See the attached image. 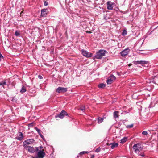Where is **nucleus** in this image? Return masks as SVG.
Returning a JSON list of instances; mask_svg holds the SVG:
<instances>
[{"mask_svg":"<svg viewBox=\"0 0 158 158\" xmlns=\"http://www.w3.org/2000/svg\"><path fill=\"white\" fill-rule=\"evenodd\" d=\"M119 112L118 111H115L113 113L114 118H118L119 116Z\"/></svg>","mask_w":158,"mask_h":158,"instance_id":"nucleus-13","label":"nucleus"},{"mask_svg":"<svg viewBox=\"0 0 158 158\" xmlns=\"http://www.w3.org/2000/svg\"><path fill=\"white\" fill-rule=\"evenodd\" d=\"M130 51V49L128 48H127L125 49L122 51L120 52V54L122 56H125L127 55Z\"/></svg>","mask_w":158,"mask_h":158,"instance_id":"nucleus-7","label":"nucleus"},{"mask_svg":"<svg viewBox=\"0 0 158 158\" xmlns=\"http://www.w3.org/2000/svg\"><path fill=\"white\" fill-rule=\"evenodd\" d=\"M127 138L126 137H124L121 140V143H124L127 140Z\"/></svg>","mask_w":158,"mask_h":158,"instance_id":"nucleus-20","label":"nucleus"},{"mask_svg":"<svg viewBox=\"0 0 158 158\" xmlns=\"http://www.w3.org/2000/svg\"><path fill=\"white\" fill-rule=\"evenodd\" d=\"M67 91V88H66L59 87L56 90V92L58 93H64Z\"/></svg>","mask_w":158,"mask_h":158,"instance_id":"nucleus-8","label":"nucleus"},{"mask_svg":"<svg viewBox=\"0 0 158 158\" xmlns=\"http://www.w3.org/2000/svg\"><path fill=\"white\" fill-rule=\"evenodd\" d=\"M38 77L40 79H42L43 78V77L42 76H41V75H39L38 76Z\"/></svg>","mask_w":158,"mask_h":158,"instance_id":"nucleus-35","label":"nucleus"},{"mask_svg":"<svg viewBox=\"0 0 158 158\" xmlns=\"http://www.w3.org/2000/svg\"><path fill=\"white\" fill-rule=\"evenodd\" d=\"M79 110H81L83 112H84L85 110V106L83 105L81 106L79 108Z\"/></svg>","mask_w":158,"mask_h":158,"instance_id":"nucleus-16","label":"nucleus"},{"mask_svg":"<svg viewBox=\"0 0 158 158\" xmlns=\"http://www.w3.org/2000/svg\"><path fill=\"white\" fill-rule=\"evenodd\" d=\"M23 134L22 132H19L16 138L18 140L21 141L23 139Z\"/></svg>","mask_w":158,"mask_h":158,"instance_id":"nucleus-10","label":"nucleus"},{"mask_svg":"<svg viewBox=\"0 0 158 158\" xmlns=\"http://www.w3.org/2000/svg\"><path fill=\"white\" fill-rule=\"evenodd\" d=\"M37 153V156L35 158H43L45 155V152H44V150H39Z\"/></svg>","mask_w":158,"mask_h":158,"instance_id":"nucleus-5","label":"nucleus"},{"mask_svg":"<svg viewBox=\"0 0 158 158\" xmlns=\"http://www.w3.org/2000/svg\"><path fill=\"white\" fill-rule=\"evenodd\" d=\"M104 118H101L100 117H98V123H102L103 121Z\"/></svg>","mask_w":158,"mask_h":158,"instance_id":"nucleus-18","label":"nucleus"},{"mask_svg":"<svg viewBox=\"0 0 158 158\" xmlns=\"http://www.w3.org/2000/svg\"><path fill=\"white\" fill-rule=\"evenodd\" d=\"M142 134L143 135H147L148 134V133L146 131H143L142 132Z\"/></svg>","mask_w":158,"mask_h":158,"instance_id":"nucleus-30","label":"nucleus"},{"mask_svg":"<svg viewBox=\"0 0 158 158\" xmlns=\"http://www.w3.org/2000/svg\"><path fill=\"white\" fill-rule=\"evenodd\" d=\"M107 145H109H109H111V144H110H110H109V143H107Z\"/></svg>","mask_w":158,"mask_h":158,"instance_id":"nucleus-38","label":"nucleus"},{"mask_svg":"<svg viewBox=\"0 0 158 158\" xmlns=\"http://www.w3.org/2000/svg\"><path fill=\"white\" fill-rule=\"evenodd\" d=\"M106 86V85L103 84H100L98 85V87L99 88H102L105 87Z\"/></svg>","mask_w":158,"mask_h":158,"instance_id":"nucleus-21","label":"nucleus"},{"mask_svg":"<svg viewBox=\"0 0 158 158\" xmlns=\"http://www.w3.org/2000/svg\"><path fill=\"white\" fill-rule=\"evenodd\" d=\"M35 129L37 131V132H38L39 135H40V134H41V133L40 132L41 131H40V130L39 129H38L37 127H35Z\"/></svg>","mask_w":158,"mask_h":158,"instance_id":"nucleus-25","label":"nucleus"},{"mask_svg":"<svg viewBox=\"0 0 158 158\" xmlns=\"http://www.w3.org/2000/svg\"><path fill=\"white\" fill-rule=\"evenodd\" d=\"M133 126V124H131L130 125H128L126 126V127L127 128H131Z\"/></svg>","mask_w":158,"mask_h":158,"instance_id":"nucleus-29","label":"nucleus"},{"mask_svg":"<svg viewBox=\"0 0 158 158\" xmlns=\"http://www.w3.org/2000/svg\"><path fill=\"white\" fill-rule=\"evenodd\" d=\"M94 157V156L93 155L91 157V158H93Z\"/></svg>","mask_w":158,"mask_h":158,"instance_id":"nucleus-40","label":"nucleus"},{"mask_svg":"<svg viewBox=\"0 0 158 158\" xmlns=\"http://www.w3.org/2000/svg\"><path fill=\"white\" fill-rule=\"evenodd\" d=\"M86 32L87 33H91V32L90 31H86Z\"/></svg>","mask_w":158,"mask_h":158,"instance_id":"nucleus-37","label":"nucleus"},{"mask_svg":"<svg viewBox=\"0 0 158 158\" xmlns=\"http://www.w3.org/2000/svg\"><path fill=\"white\" fill-rule=\"evenodd\" d=\"M127 34V31L126 30H124L122 33V35L123 36Z\"/></svg>","mask_w":158,"mask_h":158,"instance_id":"nucleus-28","label":"nucleus"},{"mask_svg":"<svg viewBox=\"0 0 158 158\" xmlns=\"http://www.w3.org/2000/svg\"><path fill=\"white\" fill-rule=\"evenodd\" d=\"M109 77L113 81L115 80L116 79L115 77L113 75H111L110 77Z\"/></svg>","mask_w":158,"mask_h":158,"instance_id":"nucleus-24","label":"nucleus"},{"mask_svg":"<svg viewBox=\"0 0 158 158\" xmlns=\"http://www.w3.org/2000/svg\"><path fill=\"white\" fill-rule=\"evenodd\" d=\"M64 115L68 116V114L66 111L63 110L59 114H58L56 115L55 116V117H59L61 119H62L64 118Z\"/></svg>","mask_w":158,"mask_h":158,"instance_id":"nucleus-6","label":"nucleus"},{"mask_svg":"<svg viewBox=\"0 0 158 158\" xmlns=\"http://www.w3.org/2000/svg\"><path fill=\"white\" fill-rule=\"evenodd\" d=\"M47 9H44L41 10V15L42 16L44 17L46 16V15H47V13H46Z\"/></svg>","mask_w":158,"mask_h":158,"instance_id":"nucleus-12","label":"nucleus"},{"mask_svg":"<svg viewBox=\"0 0 158 158\" xmlns=\"http://www.w3.org/2000/svg\"><path fill=\"white\" fill-rule=\"evenodd\" d=\"M137 64H146L148 62L145 61H137Z\"/></svg>","mask_w":158,"mask_h":158,"instance_id":"nucleus-15","label":"nucleus"},{"mask_svg":"<svg viewBox=\"0 0 158 158\" xmlns=\"http://www.w3.org/2000/svg\"><path fill=\"white\" fill-rule=\"evenodd\" d=\"M23 11H22L20 13V14H21L22 13H23Z\"/></svg>","mask_w":158,"mask_h":158,"instance_id":"nucleus-41","label":"nucleus"},{"mask_svg":"<svg viewBox=\"0 0 158 158\" xmlns=\"http://www.w3.org/2000/svg\"><path fill=\"white\" fill-rule=\"evenodd\" d=\"M100 150V148H97L95 150V152H99Z\"/></svg>","mask_w":158,"mask_h":158,"instance_id":"nucleus-31","label":"nucleus"},{"mask_svg":"<svg viewBox=\"0 0 158 158\" xmlns=\"http://www.w3.org/2000/svg\"><path fill=\"white\" fill-rule=\"evenodd\" d=\"M34 125V123H30L28 125V127H32Z\"/></svg>","mask_w":158,"mask_h":158,"instance_id":"nucleus-27","label":"nucleus"},{"mask_svg":"<svg viewBox=\"0 0 158 158\" xmlns=\"http://www.w3.org/2000/svg\"><path fill=\"white\" fill-rule=\"evenodd\" d=\"M48 3L46 2V1H45L44 2V5L45 6H46L47 5H48Z\"/></svg>","mask_w":158,"mask_h":158,"instance_id":"nucleus-33","label":"nucleus"},{"mask_svg":"<svg viewBox=\"0 0 158 158\" xmlns=\"http://www.w3.org/2000/svg\"><path fill=\"white\" fill-rule=\"evenodd\" d=\"M40 149H41L43 148V147L42 146H40Z\"/></svg>","mask_w":158,"mask_h":158,"instance_id":"nucleus-39","label":"nucleus"},{"mask_svg":"<svg viewBox=\"0 0 158 158\" xmlns=\"http://www.w3.org/2000/svg\"><path fill=\"white\" fill-rule=\"evenodd\" d=\"M106 52L104 50H101L97 52L95 57L98 59H101L102 57L105 56Z\"/></svg>","mask_w":158,"mask_h":158,"instance_id":"nucleus-1","label":"nucleus"},{"mask_svg":"<svg viewBox=\"0 0 158 158\" xmlns=\"http://www.w3.org/2000/svg\"><path fill=\"white\" fill-rule=\"evenodd\" d=\"M15 35L16 36H19L20 35V31H16L15 32Z\"/></svg>","mask_w":158,"mask_h":158,"instance_id":"nucleus-22","label":"nucleus"},{"mask_svg":"<svg viewBox=\"0 0 158 158\" xmlns=\"http://www.w3.org/2000/svg\"><path fill=\"white\" fill-rule=\"evenodd\" d=\"M82 54L83 56L87 57H90L91 56V54H88V52L84 50H82Z\"/></svg>","mask_w":158,"mask_h":158,"instance_id":"nucleus-11","label":"nucleus"},{"mask_svg":"<svg viewBox=\"0 0 158 158\" xmlns=\"http://www.w3.org/2000/svg\"><path fill=\"white\" fill-rule=\"evenodd\" d=\"M136 153H138L143 149V147L140 143L135 144L132 147Z\"/></svg>","mask_w":158,"mask_h":158,"instance_id":"nucleus-2","label":"nucleus"},{"mask_svg":"<svg viewBox=\"0 0 158 158\" xmlns=\"http://www.w3.org/2000/svg\"><path fill=\"white\" fill-rule=\"evenodd\" d=\"M113 81V80L109 77L107 81V83L108 84H110Z\"/></svg>","mask_w":158,"mask_h":158,"instance_id":"nucleus-19","label":"nucleus"},{"mask_svg":"<svg viewBox=\"0 0 158 158\" xmlns=\"http://www.w3.org/2000/svg\"><path fill=\"white\" fill-rule=\"evenodd\" d=\"M35 140L33 139H29L24 141L23 142V146L24 147L29 146L28 145L33 144Z\"/></svg>","mask_w":158,"mask_h":158,"instance_id":"nucleus-3","label":"nucleus"},{"mask_svg":"<svg viewBox=\"0 0 158 158\" xmlns=\"http://www.w3.org/2000/svg\"><path fill=\"white\" fill-rule=\"evenodd\" d=\"M39 135L42 138H43L44 136L42 135L41 133Z\"/></svg>","mask_w":158,"mask_h":158,"instance_id":"nucleus-36","label":"nucleus"},{"mask_svg":"<svg viewBox=\"0 0 158 158\" xmlns=\"http://www.w3.org/2000/svg\"><path fill=\"white\" fill-rule=\"evenodd\" d=\"M24 148L26 150L31 153L34 152L35 150L37 151H38L39 150V148L37 147H36L35 148L33 147L30 146H28Z\"/></svg>","mask_w":158,"mask_h":158,"instance_id":"nucleus-4","label":"nucleus"},{"mask_svg":"<svg viewBox=\"0 0 158 158\" xmlns=\"http://www.w3.org/2000/svg\"><path fill=\"white\" fill-rule=\"evenodd\" d=\"M3 56H2V54L0 52V60H1L2 59H3Z\"/></svg>","mask_w":158,"mask_h":158,"instance_id":"nucleus-32","label":"nucleus"},{"mask_svg":"<svg viewBox=\"0 0 158 158\" xmlns=\"http://www.w3.org/2000/svg\"><path fill=\"white\" fill-rule=\"evenodd\" d=\"M113 4L114 3L110 1H108L107 2V9L108 10H112L113 8Z\"/></svg>","mask_w":158,"mask_h":158,"instance_id":"nucleus-9","label":"nucleus"},{"mask_svg":"<svg viewBox=\"0 0 158 158\" xmlns=\"http://www.w3.org/2000/svg\"><path fill=\"white\" fill-rule=\"evenodd\" d=\"M110 144H111V147L112 149L115 147H117L118 145V143H110Z\"/></svg>","mask_w":158,"mask_h":158,"instance_id":"nucleus-14","label":"nucleus"},{"mask_svg":"<svg viewBox=\"0 0 158 158\" xmlns=\"http://www.w3.org/2000/svg\"><path fill=\"white\" fill-rule=\"evenodd\" d=\"M136 153L138 154V155L139 156H140L142 157H144L145 156V155L143 154V153H139V152L138 153Z\"/></svg>","mask_w":158,"mask_h":158,"instance_id":"nucleus-26","label":"nucleus"},{"mask_svg":"<svg viewBox=\"0 0 158 158\" xmlns=\"http://www.w3.org/2000/svg\"><path fill=\"white\" fill-rule=\"evenodd\" d=\"M6 84V82L5 81H2L0 82V85H3Z\"/></svg>","mask_w":158,"mask_h":158,"instance_id":"nucleus-23","label":"nucleus"},{"mask_svg":"<svg viewBox=\"0 0 158 158\" xmlns=\"http://www.w3.org/2000/svg\"><path fill=\"white\" fill-rule=\"evenodd\" d=\"M85 153H88V152H85V151H83V152H80V154H84Z\"/></svg>","mask_w":158,"mask_h":158,"instance_id":"nucleus-34","label":"nucleus"},{"mask_svg":"<svg viewBox=\"0 0 158 158\" xmlns=\"http://www.w3.org/2000/svg\"><path fill=\"white\" fill-rule=\"evenodd\" d=\"M26 89L25 87L23 86L21 89L20 90V92L22 93H23L26 91Z\"/></svg>","mask_w":158,"mask_h":158,"instance_id":"nucleus-17","label":"nucleus"}]
</instances>
